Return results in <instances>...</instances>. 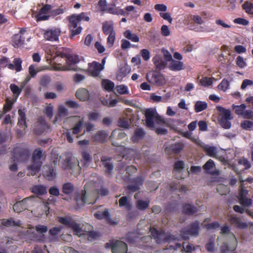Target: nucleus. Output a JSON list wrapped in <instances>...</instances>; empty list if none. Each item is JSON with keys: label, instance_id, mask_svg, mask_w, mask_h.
<instances>
[{"label": "nucleus", "instance_id": "58836bf2", "mask_svg": "<svg viewBox=\"0 0 253 253\" xmlns=\"http://www.w3.org/2000/svg\"><path fill=\"white\" fill-rule=\"evenodd\" d=\"M102 31L103 33L108 35L115 33L114 25L111 22H105L102 24Z\"/></svg>", "mask_w": 253, "mask_h": 253}, {"label": "nucleus", "instance_id": "72a5a7b5", "mask_svg": "<svg viewBox=\"0 0 253 253\" xmlns=\"http://www.w3.org/2000/svg\"><path fill=\"white\" fill-rule=\"evenodd\" d=\"M150 231L153 237L156 240L158 243H160L162 238L165 234L163 231H159L156 228L152 227L150 229Z\"/></svg>", "mask_w": 253, "mask_h": 253}, {"label": "nucleus", "instance_id": "412c9836", "mask_svg": "<svg viewBox=\"0 0 253 253\" xmlns=\"http://www.w3.org/2000/svg\"><path fill=\"white\" fill-rule=\"evenodd\" d=\"M153 63L156 68L159 70L164 69L167 64V62L163 59L162 56L159 54L156 55L152 59Z\"/></svg>", "mask_w": 253, "mask_h": 253}, {"label": "nucleus", "instance_id": "b1692460", "mask_svg": "<svg viewBox=\"0 0 253 253\" xmlns=\"http://www.w3.org/2000/svg\"><path fill=\"white\" fill-rule=\"evenodd\" d=\"M94 216L97 219L100 220L105 219L106 221L110 224H113L114 223L110 216L108 211L107 210L103 211H98L94 213Z\"/></svg>", "mask_w": 253, "mask_h": 253}, {"label": "nucleus", "instance_id": "bf43d9fd", "mask_svg": "<svg viewBox=\"0 0 253 253\" xmlns=\"http://www.w3.org/2000/svg\"><path fill=\"white\" fill-rule=\"evenodd\" d=\"M200 84L204 86H209L212 84L211 78L208 77H203L199 82Z\"/></svg>", "mask_w": 253, "mask_h": 253}, {"label": "nucleus", "instance_id": "cd10ccee", "mask_svg": "<svg viewBox=\"0 0 253 253\" xmlns=\"http://www.w3.org/2000/svg\"><path fill=\"white\" fill-rule=\"evenodd\" d=\"M230 222L232 225L239 229H245L248 227L247 224L246 222H242L241 219L237 216H231Z\"/></svg>", "mask_w": 253, "mask_h": 253}, {"label": "nucleus", "instance_id": "e433bc0d", "mask_svg": "<svg viewBox=\"0 0 253 253\" xmlns=\"http://www.w3.org/2000/svg\"><path fill=\"white\" fill-rule=\"evenodd\" d=\"M22 60L19 58H14L13 63H9L7 65V67L10 70H15L16 72H20L22 70Z\"/></svg>", "mask_w": 253, "mask_h": 253}, {"label": "nucleus", "instance_id": "69168bd1", "mask_svg": "<svg viewBox=\"0 0 253 253\" xmlns=\"http://www.w3.org/2000/svg\"><path fill=\"white\" fill-rule=\"evenodd\" d=\"M239 202L240 204L243 207H249L251 206L253 204V200L250 198H243L242 199H239Z\"/></svg>", "mask_w": 253, "mask_h": 253}, {"label": "nucleus", "instance_id": "423d86ee", "mask_svg": "<svg viewBox=\"0 0 253 253\" xmlns=\"http://www.w3.org/2000/svg\"><path fill=\"white\" fill-rule=\"evenodd\" d=\"M105 247L107 249L111 248L112 253H126L127 251L126 244L119 240H117L114 242L110 241L107 243Z\"/></svg>", "mask_w": 253, "mask_h": 253}, {"label": "nucleus", "instance_id": "f8f14e48", "mask_svg": "<svg viewBox=\"0 0 253 253\" xmlns=\"http://www.w3.org/2000/svg\"><path fill=\"white\" fill-rule=\"evenodd\" d=\"M112 158L111 157L102 156L101 158V162L103 167L105 168V175L110 177L112 175V172L114 169V165L111 162Z\"/></svg>", "mask_w": 253, "mask_h": 253}, {"label": "nucleus", "instance_id": "c756f323", "mask_svg": "<svg viewBox=\"0 0 253 253\" xmlns=\"http://www.w3.org/2000/svg\"><path fill=\"white\" fill-rule=\"evenodd\" d=\"M82 158L81 160V164L83 167H88L92 161V157L90 153L86 151L82 153Z\"/></svg>", "mask_w": 253, "mask_h": 253}, {"label": "nucleus", "instance_id": "39448f33", "mask_svg": "<svg viewBox=\"0 0 253 253\" xmlns=\"http://www.w3.org/2000/svg\"><path fill=\"white\" fill-rule=\"evenodd\" d=\"M14 161L24 162L27 160L30 156V151L27 148L21 146L15 147L13 150Z\"/></svg>", "mask_w": 253, "mask_h": 253}, {"label": "nucleus", "instance_id": "9d476101", "mask_svg": "<svg viewBox=\"0 0 253 253\" xmlns=\"http://www.w3.org/2000/svg\"><path fill=\"white\" fill-rule=\"evenodd\" d=\"M49 129V126L46 123L44 118L40 117L38 118L37 125L34 129L36 135H41L44 131H47Z\"/></svg>", "mask_w": 253, "mask_h": 253}, {"label": "nucleus", "instance_id": "6e6d98bb", "mask_svg": "<svg viewBox=\"0 0 253 253\" xmlns=\"http://www.w3.org/2000/svg\"><path fill=\"white\" fill-rule=\"evenodd\" d=\"M170 190L171 192H173L175 190H178L181 192H185L186 191V187L183 185L180 186L178 182L177 183H174L172 185L170 186Z\"/></svg>", "mask_w": 253, "mask_h": 253}, {"label": "nucleus", "instance_id": "680f3d73", "mask_svg": "<svg viewBox=\"0 0 253 253\" xmlns=\"http://www.w3.org/2000/svg\"><path fill=\"white\" fill-rule=\"evenodd\" d=\"M116 89L120 94H127L129 92L127 86L124 84L117 85Z\"/></svg>", "mask_w": 253, "mask_h": 253}, {"label": "nucleus", "instance_id": "4be33fe9", "mask_svg": "<svg viewBox=\"0 0 253 253\" xmlns=\"http://www.w3.org/2000/svg\"><path fill=\"white\" fill-rule=\"evenodd\" d=\"M43 177L48 181L53 180L56 176V169L52 166H48L43 173Z\"/></svg>", "mask_w": 253, "mask_h": 253}, {"label": "nucleus", "instance_id": "ea45409f", "mask_svg": "<svg viewBox=\"0 0 253 253\" xmlns=\"http://www.w3.org/2000/svg\"><path fill=\"white\" fill-rule=\"evenodd\" d=\"M202 148L208 156L212 158H216L217 152L216 147L206 145L203 146Z\"/></svg>", "mask_w": 253, "mask_h": 253}, {"label": "nucleus", "instance_id": "13d9d810", "mask_svg": "<svg viewBox=\"0 0 253 253\" xmlns=\"http://www.w3.org/2000/svg\"><path fill=\"white\" fill-rule=\"evenodd\" d=\"M238 164L243 165L246 169L251 167V164L249 160L244 157H242L238 160Z\"/></svg>", "mask_w": 253, "mask_h": 253}, {"label": "nucleus", "instance_id": "f3484780", "mask_svg": "<svg viewBox=\"0 0 253 253\" xmlns=\"http://www.w3.org/2000/svg\"><path fill=\"white\" fill-rule=\"evenodd\" d=\"M104 67L102 64H100L96 61H93L89 66V72L94 77H98L100 72L104 69Z\"/></svg>", "mask_w": 253, "mask_h": 253}, {"label": "nucleus", "instance_id": "603ef678", "mask_svg": "<svg viewBox=\"0 0 253 253\" xmlns=\"http://www.w3.org/2000/svg\"><path fill=\"white\" fill-rule=\"evenodd\" d=\"M51 82L50 77L47 75H44L41 77L40 84L41 86L46 87Z\"/></svg>", "mask_w": 253, "mask_h": 253}, {"label": "nucleus", "instance_id": "c03bdc74", "mask_svg": "<svg viewBox=\"0 0 253 253\" xmlns=\"http://www.w3.org/2000/svg\"><path fill=\"white\" fill-rule=\"evenodd\" d=\"M208 107L207 103L205 101H197L194 105V110L199 113L206 110Z\"/></svg>", "mask_w": 253, "mask_h": 253}, {"label": "nucleus", "instance_id": "f03ea898", "mask_svg": "<svg viewBox=\"0 0 253 253\" xmlns=\"http://www.w3.org/2000/svg\"><path fill=\"white\" fill-rule=\"evenodd\" d=\"M43 151L41 148L35 149L33 152L31 164L28 167V169L30 170L27 175H34L41 169L42 165V160L43 156Z\"/></svg>", "mask_w": 253, "mask_h": 253}, {"label": "nucleus", "instance_id": "1a4fd4ad", "mask_svg": "<svg viewBox=\"0 0 253 253\" xmlns=\"http://www.w3.org/2000/svg\"><path fill=\"white\" fill-rule=\"evenodd\" d=\"M147 80L151 83L158 86H161L165 84V79L164 76L159 72L156 71H151L147 74Z\"/></svg>", "mask_w": 253, "mask_h": 253}, {"label": "nucleus", "instance_id": "864d4df0", "mask_svg": "<svg viewBox=\"0 0 253 253\" xmlns=\"http://www.w3.org/2000/svg\"><path fill=\"white\" fill-rule=\"evenodd\" d=\"M241 127L247 130H253V122L250 121H244L241 123Z\"/></svg>", "mask_w": 253, "mask_h": 253}, {"label": "nucleus", "instance_id": "4468645a", "mask_svg": "<svg viewBox=\"0 0 253 253\" xmlns=\"http://www.w3.org/2000/svg\"><path fill=\"white\" fill-rule=\"evenodd\" d=\"M184 147L185 144L183 142H176L167 147L165 151L168 153L178 154L181 152Z\"/></svg>", "mask_w": 253, "mask_h": 253}, {"label": "nucleus", "instance_id": "5701e85b", "mask_svg": "<svg viewBox=\"0 0 253 253\" xmlns=\"http://www.w3.org/2000/svg\"><path fill=\"white\" fill-rule=\"evenodd\" d=\"M115 136H117V139L120 140L125 138L126 137V134L124 131L120 129H115L112 132L109 137L110 139L112 141V144L114 146H119V144L116 143L113 141V139Z\"/></svg>", "mask_w": 253, "mask_h": 253}, {"label": "nucleus", "instance_id": "de8ad7c7", "mask_svg": "<svg viewBox=\"0 0 253 253\" xmlns=\"http://www.w3.org/2000/svg\"><path fill=\"white\" fill-rule=\"evenodd\" d=\"M68 113L67 109L63 106H60L58 108V113L57 116L55 117L54 122L57 121L59 118L66 117L68 116Z\"/></svg>", "mask_w": 253, "mask_h": 253}, {"label": "nucleus", "instance_id": "a878e982", "mask_svg": "<svg viewBox=\"0 0 253 253\" xmlns=\"http://www.w3.org/2000/svg\"><path fill=\"white\" fill-rule=\"evenodd\" d=\"M62 157L63 159L61 164L62 168L64 169H72L74 167V165L72 162V156L68 154L63 155Z\"/></svg>", "mask_w": 253, "mask_h": 253}, {"label": "nucleus", "instance_id": "9b49d317", "mask_svg": "<svg viewBox=\"0 0 253 253\" xmlns=\"http://www.w3.org/2000/svg\"><path fill=\"white\" fill-rule=\"evenodd\" d=\"M51 8V5L48 4H44L36 16L37 21H41L48 20L50 16L46 14L49 12Z\"/></svg>", "mask_w": 253, "mask_h": 253}, {"label": "nucleus", "instance_id": "8fccbe9b", "mask_svg": "<svg viewBox=\"0 0 253 253\" xmlns=\"http://www.w3.org/2000/svg\"><path fill=\"white\" fill-rule=\"evenodd\" d=\"M243 9L250 14H253V3L246 1L242 5Z\"/></svg>", "mask_w": 253, "mask_h": 253}, {"label": "nucleus", "instance_id": "4c0bfd02", "mask_svg": "<svg viewBox=\"0 0 253 253\" xmlns=\"http://www.w3.org/2000/svg\"><path fill=\"white\" fill-rule=\"evenodd\" d=\"M119 207L125 208L127 210H130L132 208V204L130 201L126 196L122 197L119 200Z\"/></svg>", "mask_w": 253, "mask_h": 253}, {"label": "nucleus", "instance_id": "79ce46f5", "mask_svg": "<svg viewBox=\"0 0 253 253\" xmlns=\"http://www.w3.org/2000/svg\"><path fill=\"white\" fill-rule=\"evenodd\" d=\"M149 204L150 201L149 200L146 201L139 200L135 203L136 208L142 211L146 210L149 207Z\"/></svg>", "mask_w": 253, "mask_h": 253}, {"label": "nucleus", "instance_id": "5fc2aeb1", "mask_svg": "<svg viewBox=\"0 0 253 253\" xmlns=\"http://www.w3.org/2000/svg\"><path fill=\"white\" fill-rule=\"evenodd\" d=\"M83 123V119H82L75 124L74 127L72 129V133L74 134H78L79 133L81 132L82 129Z\"/></svg>", "mask_w": 253, "mask_h": 253}, {"label": "nucleus", "instance_id": "6ab92c4d", "mask_svg": "<svg viewBox=\"0 0 253 253\" xmlns=\"http://www.w3.org/2000/svg\"><path fill=\"white\" fill-rule=\"evenodd\" d=\"M198 211V209L192 204L184 203L182 206V212L187 215H193Z\"/></svg>", "mask_w": 253, "mask_h": 253}, {"label": "nucleus", "instance_id": "0eeeda50", "mask_svg": "<svg viewBox=\"0 0 253 253\" xmlns=\"http://www.w3.org/2000/svg\"><path fill=\"white\" fill-rule=\"evenodd\" d=\"M43 37L46 41L56 42L59 40L61 31L59 28L52 27L43 30Z\"/></svg>", "mask_w": 253, "mask_h": 253}, {"label": "nucleus", "instance_id": "774afa93", "mask_svg": "<svg viewBox=\"0 0 253 253\" xmlns=\"http://www.w3.org/2000/svg\"><path fill=\"white\" fill-rule=\"evenodd\" d=\"M13 103L9 100H7L5 104L3 106V112L4 113H6L9 111H10L13 106Z\"/></svg>", "mask_w": 253, "mask_h": 253}, {"label": "nucleus", "instance_id": "aec40b11", "mask_svg": "<svg viewBox=\"0 0 253 253\" xmlns=\"http://www.w3.org/2000/svg\"><path fill=\"white\" fill-rule=\"evenodd\" d=\"M30 200V198H26L21 201L16 202L13 206V209L15 212H20L27 210L28 208L27 202Z\"/></svg>", "mask_w": 253, "mask_h": 253}, {"label": "nucleus", "instance_id": "a18cd8bd", "mask_svg": "<svg viewBox=\"0 0 253 253\" xmlns=\"http://www.w3.org/2000/svg\"><path fill=\"white\" fill-rule=\"evenodd\" d=\"M124 36L126 39L131 41L133 42H138L139 41V37L135 34H132L130 30H126L124 33Z\"/></svg>", "mask_w": 253, "mask_h": 253}, {"label": "nucleus", "instance_id": "4d7b16f0", "mask_svg": "<svg viewBox=\"0 0 253 253\" xmlns=\"http://www.w3.org/2000/svg\"><path fill=\"white\" fill-rule=\"evenodd\" d=\"M10 89L13 94L18 97L22 92V88H19L17 85L12 84L10 85Z\"/></svg>", "mask_w": 253, "mask_h": 253}, {"label": "nucleus", "instance_id": "2f4dec72", "mask_svg": "<svg viewBox=\"0 0 253 253\" xmlns=\"http://www.w3.org/2000/svg\"><path fill=\"white\" fill-rule=\"evenodd\" d=\"M25 38L21 36L20 34L14 35L12 39V44L15 48L21 46L24 43Z\"/></svg>", "mask_w": 253, "mask_h": 253}, {"label": "nucleus", "instance_id": "7ed1b4c3", "mask_svg": "<svg viewBox=\"0 0 253 253\" xmlns=\"http://www.w3.org/2000/svg\"><path fill=\"white\" fill-rule=\"evenodd\" d=\"M217 110L220 112L218 120L220 126L224 129H229L231 127V121L233 119L230 110L221 106H217Z\"/></svg>", "mask_w": 253, "mask_h": 253}, {"label": "nucleus", "instance_id": "338daca9", "mask_svg": "<svg viewBox=\"0 0 253 253\" xmlns=\"http://www.w3.org/2000/svg\"><path fill=\"white\" fill-rule=\"evenodd\" d=\"M108 35L107 43L109 47H112L114 45L116 39V33H113Z\"/></svg>", "mask_w": 253, "mask_h": 253}, {"label": "nucleus", "instance_id": "0e129e2a", "mask_svg": "<svg viewBox=\"0 0 253 253\" xmlns=\"http://www.w3.org/2000/svg\"><path fill=\"white\" fill-rule=\"evenodd\" d=\"M237 65L240 68H244L247 66V64L244 58L241 56H238L236 60Z\"/></svg>", "mask_w": 253, "mask_h": 253}, {"label": "nucleus", "instance_id": "2eb2a0df", "mask_svg": "<svg viewBox=\"0 0 253 253\" xmlns=\"http://www.w3.org/2000/svg\"><path fill=\"white\" fill-rule=\"evenodd\" d=\"M86 192L85 190H82L81 191V196H77L75 198L77 207L78 208H81L85 204H94V202H91L88 201L86 199Z\"/></svg>", "mask_w": 253, "mask_h": 253}, {"label": "nucleus", "instance_id": "e2e57ef3", "mask_svg": "<svg viewBox=\"0 0 253 253\" xmlns=\"http://www.w3.org/2000/svg\"><path fill=\"white\" fill-rule=\"evenodd\" d=\"M129 72V70H128L127 67H123L120 69L117 74V77L123 78L125 77Z\"/></svg>", "mask_w": 253, "mask_h": 253}, {"label": "nucleus", "instance_id": "09e8293b", "mask_svg": "<svg viewBox=\"0 0 253 253\" xmlns=\"http://www.w3.org/2000/svg\"><path fill=\"white\" fill-rule=\"evenodd\" d=\"M233 108L237 115L242 116L246 108V105L245 104H242L240 105H233Z\"/></svg>", "mask_w": 253, "mask_h": 253}, {"label": "nucleus", "instance_id": "bb28decb", "mask_svg": "<svg viewBox=\"0 0 253 253\" xmlns=\"http://www.w3.org/2000/svg\"><path fill=\"white\" fill-rule=\"evenodd\" d=\"M109 135V132L106 130L98 131L93 136V140L99 143H103Z\"/></svg>", "mask_w": 253, "mask_h": 253}, {"label": "nucleus", "instance_id": "7c9ffc66", "mask_svg": "<svg viewBox=\"0 0 253 253\" xmlns=\"http://www.w3.org/2000/svg\"><path fill=\"white\" fill-rule=\"evenodd\" d=\"M145 135V132L143 128H137L135 130L134 134L131 138V140L134 143L138 142L144 137Z\"/></svg>", "mask_w": 253, "mask_h": 253}, {"label": "nucleus", "instance_id": "f704fd0d", "mask_svg": "<svg viewBox=\"0 0 253 253\" xmlns=\"http://www.w3.org/2000/svg\"><path fill=\"white\" fill-rule=\"evenodd\" d=\"M169 67L171 71H179L184 69V64L183 62L180 61H177L173 59L170 62Z\"/></svg>", "mask_w": 253, "mask_h": 253}, {"label": "nucleus", "instance_id": "473e14b6", "mask_svg": "<svg viewBox=\"0 0 253 253\" xmlns=\"http://www.w3.org/2000/svg\"><path fill=\"white\" fill-rule=\"evenodd\" d=\"M76 96L81 101H85L89 97L88 91L85 88H80L77 90Z\"/></svg>", "mask_w": 253, "mask_h": 253}, {"label": "nucleus", "instance_id": "f257e3e1", "mask_svg": "<svg viewBox=\"0 0 253 253\" xmlns=\"http://www.w3.org/2000/svg\"><path fill=\"white\" fill-rule=\"evenodd\" d=\"M69 23L68 26L69 30V37L72 39L74 37L81 34L83 28L78 26L82 21H88L90 19L86 13L81 12V13L73 14L67 17Z\"/></svg>", "mask_w": 253, "mask_h": 253}, {"label": "nucleus", "instance_id": "3c124183", "mask_svg": "<svg viewBox=\"0 0 253 253\" xmlns=\"http://www.w3.org/2000/svg\"><path fill=\"white\" fill-rule=\"evenodd\" d=\"M230 86L229 82L226 79H223L221 82L218 84V88L223 91H226Z\"/></svg>", "mask_w": 253, "mask_h": 253}, {"label": "nucleus", "instance_id": "c9c22d12", "mask_svg": "<svg viewBox=\"0 0 253 253\" xmlns=\"http://www.w3.org/2000/svg\"><path fill=\"white\" fill-rule=\"evenodd\" d=\"M47 187L43 185L39 184L34 185L31 189L32 193L38 195H43L46 193Z\"/></svg>", "mask_w": 253, "mask_h": 253}, {"label": "nucleus", "instance_id": "37998d69", "mask_svg": "<svg viewBox=\"0 0 253 253\" xmlns=\"http://www.w3.org/2000/svg\"><path fill=\"white\" fill-rule=\"evenodd\" d=\"M1 223L3 225L6 227L20 226L21 225V221L20 220L15 221L12 218H10L8 219H2Z\"/></svg>", "mask_w": 253, "mask_h": 253}, {"label": "nucleus", "instance_id": "6e6552de", "mask_svg": "<svg viewBox=\"0 0 253 253\" xmlns=\"http://www.w3.org/2000/svg\"><path fill=\"white\" fill-rule=\"evenodd\" d=\"M58 221L66 227L72 229L74 234L77 235L82 231L79 224L70 217H59Z\"/></svg>", "mask_w": 253, "mask_h": 253}, {"label": "nucleus", "instance_id": "20e7f679", "mask_svg": "<svg viewBox=\"0 0 253 253\" xmlns=\"http://www.w3.org/2000/svg\"><path fill=\"white\" fill-rule=\"evenodd\" d=\"M199 222L196 221L180 230L181 238L185 240L189 239V236H197L199 235Z\"/></svg>", "mask_w": 253, "mask_h": 253}, {"label": "nucleus", "instance_id": "ddd939ff", "mask_svg": "<svg viewBox=\"0 0 253 253\" xmlns=\"http://www.w3.org/2000/svg\"><path fill=\"white\" fill-rule=\"evenodd\" d=\"M156 110L153 109H148L145 111V122L147 127L154 129L155 126L154 118H155Z\"/></svg>", "mask_w": 253, "mask_h": 253}, {"label": "nucleus", "instance_id": "c85d7f7f", "mask_svg": "<svg viewBox=\"0 0 253 253\" xmlns=\"http://www.w3.org/2000/svg\"><path fill=\"white\" fill-rule=\"evenodd\" d=\"M18 114L19 115L18 125L21 128L25 129L27 127V126L26 124V117L24 109H18Z\"/></svg>", "mask_w": 253, "mask_h": 253}, {"label": "nucleus", "instance_id": "a211bd4d", "mask_svg": "<svg viewBox=\"0 0 253 253\" xmlns=\"http://www.w3.org/2000/svg\"><path fill=\"white\" fill-rule=\"evenodd\" d=\"M66 58L67 70H76L75 66L80 61L79 56L74 54L68 55L66 56Z\"/></svg>", "mask_w": 253, "mask_h": 253}, {"label": "nucleus", "instance_id": "052dcab7", "mask_svg": "<svg viewBox=\"0 0 253 253\" xmlns=\"http://www.w3.org/2000/svg\"><path fill=\"white\" fill-rule=\"evenodd\" d=\"M214 167L215 164L214 162L212 160L210 159L203 166V168L206 171V172L208 173L209 172V170L213 168Z\"/></svg>", "mask_w": 253, "mask_h": 253}, {"label": "nucleus", "instance_id": "393cba45", "mask_svg": "<svg viewBox=\"0 0 253 253\" xmlns=\"http://www.w3.org/2000/svg\"><path fill=\"white\" fill-rule=\"evenodd\" d=\"M105 11L114 15H125L126 13L124 9L117 7L115 4H109Z\"/></svg>", "mask_w": 253, "mask_h": 253}, {"label": "nucleus", "instance_id": "a19ab883", "mask_svg": "<svg viewBox=\"0 0 253 253\" xmlns=\"http://www.w3.org/2000/svg\"><path fill=\"white\" fill-rule=\"evenodd\" d=\"M75 187L71 182H67L63 184L62 192L66 195H69L74 191Z\"/></svg>", "mask_w": 253, "mask_h": 253}, {"label": "nucleus", "instance_id": "dca6fc26", "mask_svg": "<svg viewBox=\"0 0 253 253\" xmlns=\"http://www.w3.org/2000/svg\"><path fill=\"white\" fill-rule=\"evenodd\" d=\"M232 236L233 240L231 242L230 246H229L226 243H224L221 246L220 252L221 253H227L228 252H233L236 249L238 242L234 234H232Z\"/></svg>", "mask_w": 253, "mask_h": 253}, {"label": "nucleus", "instance_id": "49530a36", "mask_svg": "<svg viewBox=\"0 0 253 253\" xmlns=\"http://www.w3.org/2000/svg\"><path fill=\"white\" fill-rule=\"evenodd\" d=\"M102 85L104 89L108 91H112L115 86L114 83L107 79H105L102 81Z\"/></svg>", "mask_w": 253, "mask_h": 253}]
</instances>
